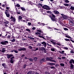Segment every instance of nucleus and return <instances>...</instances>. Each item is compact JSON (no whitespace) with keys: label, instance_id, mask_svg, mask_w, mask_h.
<instances>
[{"label":"nucleus","instance_id":"20e7f679","mask_svg":"<svg viewBox=\"0 0 74 74\" xmlns=\"http://www.w3.org/2000/svg\"><path fill=\"white\" fill-rule=\"evenodd\" d=\"M18 51H26V49L24 47H21L18 50Z\"/></svg>","mask_w":74,"mask_h":74},{"label":"nucleus","instance_id":"5701e85b","mask_svg":"<svg viewBox=\"0 0 74 74\" xmlns=\"http://www.w3.org/2000/svg\"><path fill=\"white\" fill-rule=\"evenodd\" d=\"M65 37H67V38H71V39L72 38L71 37H70V36H69V35L68 36L66 35Z\"/></svg>","mask_w":74,"mask_h":74},{"label":"nucleus","instance_id":"0e129e2a","mask_svg":"<svg viewBox=\"0 0 74 74\" xmlns=\"http://www.w3.org/2000/svg\"><path fill=\"white\" fill-rule=\"evenodd\" d=\"M17 13L18 14H21V12H17Z\"/></svg>","mask_w":74,"mask_h":74},{"label":"nucleus","instance_id":"0eeeda50","mask_svg":"<svg viewBox=\"0 0 74 74\" xmlns=\"http://www.w3.org/2000/svg\"><path fill=\"white\" fill-rule=\"evenodd\" d=\"M47 65H50V66H52V65H55V64H54L53 63H51L50 62H48L47 63Z\"/></svg>","mask_w":74,"mask_h":74},{"label":"nucleus","instance_id":"9d476101","mask_svg":"<svg viewBox=\"0 0 74 74\" xmlns=\"http://www.w3.org/2000/svg\"><path fill=\"white\" fill-rule=\"evenodd\" d=\"M69 63L72 64V63H74V60L73 59H71L70 60V61L69 62Z\"/></svg>","mask_w":74,"mask_h":74},{"label":"nucleus","instance_id":"dca6fc26","mask_svg":"<svg viewBox=\"0 0 74 74\" xmlns=\"http://www.w3.org/2000/svg\"><path fill=\"white\" fill-rule=\"evenodd\" d=\"M45 60V59L44 58H43V59L40 60L39 62L40 63H42V62H44Z\"/></svg>","mask_w":74,"mask_h":74},{"label":"nucleus","instance_id":"9b49d317","mask_svg":"<svg viewBox=\"0 0 74 74\" xmlns=\"http://www.w3.org/2000/svg\"><path fill=\"white\" fill-rule=\"evenodd\" d=\"M61 15L63 16V19H67V17L66 16H65V15L63 14H61Z\"/></svg>","mask_w":74,"mask_h":74},{"label":"nucleus","instance_id":"49530a36","mask_svg":"<svg viewBox=\"0 0 74 74\" xmlns=\"http://www.w3.org/2000/svg\"><path fill=\"white\" fill-rule=\"evenodd\" d=\"M31 25H32L31 23H28V25H29V26H30Z\"/></svg>","mask_w":74,"mask_h":74},{"label":"nucleus","instance_id":"e2e57ef3","mask_svg":"<svg viewBox=\"0 0 74 74\" xmlns=\"http://www.w3.org/2000/svg\"><path fill=\"white\" fill-rule=\"evenodd\" d=\"M62 59H66V58L64 57H62Z\"/></svg>","mask_w":74,"mask_h":74},{"label":"nucleus","instance_id":"bf43d9fd","mask_svg":"<svg viewBox=\"0 0 74 74\" xmlns=\"http://www.w3.org/2000/svg\"><path fill=\"white\" fill-rule=\"evenodd\" d=\"M9 8H10L8 7H7L6 8V9H7V10H9Z\"/></svg>","mask_w":74,"mask_h":74},{"label":"nucleus","instance_id":"c03bdc74","mask_svg":"<svg viewBox=\"0 0 74 74\" xmlns=\"http://www.w3.org/2000/svg\"><path fill=\"white\" fill-rule=\"evenodd\" d=\"M64 30H69L68 29L66 28H64Z\"/></svg>","mask_w":74,"mask_h":74},{"label":"nucleus","instance_id":"58836bf2","mask_svg":"<svg viewBox=\"0 0 74 74\" xmlns=\"http://www.w3.org/2000/svg\"><path fill=\"white\" fill-rule=\"evenodd\" d=\"M35 33L36 34H37V35H40V33L39 32H36Z\"/></svg>","mask_w":74,"mask_h":74},{"label":"nucleus","instance_id":"c756f323","mask_svg":"<svg viewBox=\"0 0 74 74\" xmlns=\"http://www.w3.org/2000/svg\"><path fill=\"white\" fill-rule=\"evenodd\" d=\"M64 40L65 41H70V40L69 39H64Z\"/></svg>","mask_w":74,"mask_h":74},{"label":"nucleus","instance_id":"ea45409f","mask_svg":"<svg viewBox=\"0 0 74 74\" xmlns=\"http://www.w3.org/2000/svg\"><path fill=\"white\" fill-rule=\"evenodd\" d=\"M70 53H74V51H73L72 50L70 51Z\"/></svg>","mask_w":74,"mask_h":74},{"label":"nucleus","instance_id":"a878e982","mask_svg":"<svg viewBox=\"0 0 74 74\" xmlns=\"http://www.w3.org/2000/svg\"><path fill=\"white\" fill-rule=\"evenodd\" d=\"M64 2L65 3H69L70 1H69L68 0H66Z\"/></svg>","mask_w":74,"mask_h":74},{"label":"nucleus","instance_id":"cd10ccee","mask_svg":"<svg viewBox=\"0 0 74 74\" xmlns=\"http://www.w3.org/2000/svg\"><path fill=\"white\" fill-rule=\"evenodd\" d=\"M27 74H32V72L31 71H29L28 73H27Z\"/></svg>","mask_w":74,"mask_h":74},{"label":"nucleus","instance_id":"338daca9","mask_svg":"<svg viewBox=\"0 0 74 74\" xmlns=\"http://www.w3.org/2000/svg\"><path fill=\"white\" fill-rule=\"evenodd\" d=\"M25 59H27L28 58H27V57H25Z\"/></svg>","mask_w":74,"mask_h":74},{"label":"nucleus","instance_id":"bb28decb","mask_svg":"<svg viewBox=\"0 0 74 74\" xmlns=\"http://www.w3.org/2000/svg\"><path fill=\"white\" fill-rule=\"evenodd\" d=\"M51 51H53V52H54V51H55V49L53 48H52L51 49Z\"/></svg>","mask_w":74,"mask_h":74},{"label":"nucleus","instance_id":"7ed1b4c3","mask_svg":"<svg viewBox=\"0 0 74 74\" xmlns=\"http://www.w3.org/2000/svg\"><path fill=\"white\" fill-rule=\"evenodd\" d=\"M8 43V42L7 41H2L0 43V44H2V45H6Z\"/></svg>","mask_w":74,"mask_h":74},{"label":"nucleus","instance_id":"6e6552de","mask_svg":"<svg viewBox=\"0 0 74 74\" xmlns=\"http://www.w3.org/2000/svg\"><path fill=\"white\" fill-rule=\"evenodd\" d=\"M41 44L44 46L45 48L47 47V43L45 42H41Z\"/></svg>","mask_w":74,"mask_h":74},{"label":"nucleus","instance_id":"13d9d810","mask_svg":"<svg viewBox=\"0 0 74 74\" xmlns=\"http://www.w3.org/2000/svg\"><path fill=\"white\" fill-rule=\"evenodd\" d=\"M37 50H38V48H36V49L35 50V51H37Z\"/></svg>","mask_w":74,"mask_h":74},{"label":"nucleus","instance_id":"5fc2aeb1","mask_svg":"<svg viewBox=\"0 0 74 74\" xmlns=\"http://www.w3.org/2000/svg\"><path fill=\"white\" fill-rule=\"evenodd\" d=\"M29 48H30V49H32V47L31 46H29Z\"/></svg>","mask_w":74,"mask_h":74},{"label":"nucleus","instance_id":"603ef678","mask_svg":"<svg viewBox=\"0 0 74 74\" xmlns=\"http://www.w3.org/2000/svg\"><path fill=\"white\" fill-rule=\"evenodd\" d=\"M64 49H65L67 50V49H68V48L66 47H64Z\"/></svg>","mask_w":74,"mask_h":74},{"label":"nucleus","instance_id":"4468645a","mask_svg":"<svg viewBox=\"0 0 74 74\" xmlns=\"http://www.w3.org/2000/svg\"><path fill=\"white\" fill-rule=\"evenodd\" d=\"M6 51L5 50V48H3L2 49V50L1 51L2 52H3V53H4L5 52V51Z\"/></svg>","mask_w":74,"mask_h":74},{"label":"nucleus","instance_id":"de8ad7c7","mask_svg":"<svg viewBox=\"0 0 74 74\" xmlns=\"http://www.w3.org/2000/svg\"><path fill=\"white\" fill-rule=\"evenodd\" d=\"M11 37V35H8V38H10Z\"/></svg>","mask_w":74,"mask_h":74},{"label":"nucleus","instance_id":"72a5a7b5","mask_svg":"<svg viewBox=\"0 0 74 74\" xmlns=\"http://www.w3.org/2000/svg\"><path fill=\"white\" fill-rule=\"evenodd\" d=\"M60 65L61 66H64V64L63 63L60 64Z\"/></svg>","mask_w":74,"mask_h":74},{"label":"nucleus","instance_id":"c85d7f7f","mask_svg":"<svg viewBox=\"0 0 74 74\" xmlns=\"http://www.w3.org/2000/svg\"><path fill=\"white\" fill-rule=\"evenodd\" d=\"M64 5H65V6H69V4H67V3H64Z\"/></svg>","mask_w":74,"mask_h":74},{"label":"nucleus","instance_id":"2eb2a0df","mask_svg":"<svg viewBox=\"0 0 74 74\" xmlns=\"http://www.w3.org/2000/svg\"><path fill=\"white\" fill-rule=\"evenodd\" d=\"M5 14H6L7 17H9L10 16V14L7 12H5Z\"/></svg>","mask_w":74,"mask_h":74},{"label":"nucleus","instance_id":"3c124183","mask_svg":"<svg viewBox=\"0 0 74 74\" xmlns=\"http://www.w3.org/2000/svg\"><path fill=\"white\" fill-rule=\"evenodd\" d=\"M2 66H3V67H5V64L3 63V64H2Z\"/></svg>","mask_w":74,"mask_h":74},{"label":"nucleus","instance_id":"4be33fe9","mask_svg":"<svg viewBox=\"0 0 74 74\" xmlns=\"http://www.w3.org/2000/svg\"><path fill=\"white\" fill-rule=\"evenodd\" d=\"M12 52H14L15 53H17L18 52L16 50H12Z\"/></svg>","mask_w":74,"mask_h":74},{"label":"nucleus","instance_id":"69168bd1","mask_svg":"<svg viewBox=\"0 0 74 74\" xmlns=\"http://www.w3.org/2000/svg\"><path fill=\"white\" fill-rule=\"evenodd\" d=\"M14 57L13 56L11 58V59H14Z\"/></svg>","mask_w":74,"mask_h":74},{"label":"nucleus","instance_id":"39448f33","mask_svg":"<svg viewBox=\"0 0 74 74\" xmlns=\"http://www.w3.org/2000/svg\"><path fill=\"white\" fill-rule=\"evenodd\" d=\"M6 56H7L8 59H10V58H11L13 56V55L12 54H7L6 55Z\"/></svg>","mask_w":74,"mask_h":74},{"label":"nucleus","instance_id":"aec40b11","mask_svg":"<svg viewBox=\"0 0 74 74\" xmlns=\"http://www.w3.org/2000/svg\"><path fill=\"white\" fill-rule=\"evenodd\" d=\"M42 49H43L44 50V53H47V50H46V49L45 48H44V47H42Z\"/></svg>","mask_w":74,"mask_h":74},{"label":"nucleus","instance_id":"8fccbe9b","mask_svg":"<svg viewBox=\"0 0 74 74\" xmlns=\"http://www.w3.org/2000/svg\"><path fill=\"white\" fill-rule=\"evenodd\" d=\"M50 69H55V67H53V66H52V67H50Z\"/></svg>","mask_w":74,"mask_h":74},{"label":"nucleus","instance_id":"c9c22d12","mask_svg":"<svg viewBox=\"0 0 74 74\" xmlns=\"http://www.w3.org/2000/svg\"><path fill=\"white\" fill-rule=\"evenodd\" d=\"M16 6V7H20V5L18 4H17Z\"/></svg>","mask_w":74,"mask_h":74},{"label":"nucleus","instance_id":"79ce46f5","mask_svg":"<svg viewBox=\"0 0 74 74\" xmlns=\"http://www.w3.org/2000/svg\"><path fill=\"white\" fill-rule=\"evenodd\" d=\"M26 64H25L24 65V66H23V69H25V68H26Z\"/></svg>","mask_w":74,"mask_h":74},{"label":"nucleus","instance_id":"f704fd0d","mask_svg":"<svg viewBox=\"0 0 74 74\" xmlns=\"http://www.w3.org/2000/svg\"><path fill=\"white\" fill-rule=\"evenodd\" d=\"M18 19H22V17L20 16L18 17Z\"/></svg>","mask_w":74,"mask_h":74},{"label":"nucleus","instance_id":"a18cd8bd","mask_svg":"<svg viewBox=\"0 0 74 74\" xmlns=\"http://www.w3.org/2000/svg\"><path fill=\"white\" fill-rule=\"evenodd\" d=\"M38 5H40L41 7H42V4H40V3H39L38 4Z\"/></svg>","mask_w":74,"mask_h":74},{"label":"nucleus","instance_id":"393cba45","mask_svg":"<svg viewBox=\"0 0 74 74\" xmlns=\"http://www.w3.org/2000/svg\"><path fill=\"white\" fill-rule=\"evenodd\" d=\"M28 38H30V39H31V40H34V38H33L32 37H28Z\"/></svg>","mask_w":74,"mask_h":74},{"label":"nucleus","instance_id":"7c9ffc66","mask_svg":"<svg viewBox=\"0 0 74 74\" xmlns=\"http://www.w3.org/2000/svg\"><path fill=\"white\" fill-rule=\"evenodd\" d=\"M21 9L23 10V11H25L26 9L22 7L21 8Z\"/></svg>","mask_w":74,"mask_h":74},{"label":"nucleus","instance_id":"052dcab7","mask_svg":"<svg viewBox=\"0 0 74 74\" xmlns=\"http://www.w3.org/2000/svg\"><path fill=\"white\" fill-rule=\"evenodd\" d=\"M4 26L6 27H8V25L7 24H5Z\"/></svg>","mask_w":74,"mask_h":74},{"label":"nucleus","instance_id":"f3484780","mask_svg":"<svg viewBox=\"0 0 74 74\" xmlns=\"http://www.w3.org/2000/svg\"><path fill=\"white\" fill-rule=\"evenodd\" d=\"M54 14L58 15L59 13V12L57 11H53Z\"/></svg>","mask_w":74,"mask_h":74},{"label":"nucleus","instance_id":"a19ab883","mask_svg":"<svg viewBox=\"0 0 74 74\" xmlns=\"http://www.w3.org/2000/svg\"><path fill=\"white\" fill-rule=\"evenodd\" d=\"M47 13H49V14H51V13H52V12H51L49 11H47Z\"/></svg>","mask_w":74,"mask_h":74},{"label":"nucleus","instance_id":"412c9836","mask_svg":"<svg viewBox=\"0 0 74 74\" xmlns=\"http://www.w3.org/2000/svg\"><path fill=\"white\" fill-rule=\"evenodd\" d=\"M70 10H71L72 11H73V10H74V7L73 6H71V8H70Z\"/></svg>","mask_w":74,"mask_h":74},{"label":"nucleus","instance_id":"f03ea898","mask_svg":"<svg viewBox=\"0 0 74 74\" xmlns=\"http://www.w3.org/2000/svg\"><path fill=\"white\" fill-rule=\"evenodd\" d=\"M46 60H50V62H54L55 63H56V62L55 60H52L50 59V58H49V57H47L46 58Z\"/></svg>","mask_w":74,"mask_h":74},{"label":"nucleus","instance_id":"09e8293b","mask_svg":"<svg viewBox=\"0 0 74 74\" xmlns=\"http://www.w3.org/2000/svg\"><path fill=\"white\" fill-rule=\"evenodd\" d=\"M26 30H27V31H28V32H30V29H26Z\"/></svg>","mask_w":74,"mask_h":74},{"label":"nucleus","instance_id":"ddd939ff","mask_svg":"<svg viewBox=\"0 0 74 74\" xmlns=\"http://www.w3.org/2000/svg\"><path fill=\"white\" fill-rule=\"evenodd\" d=\"M70 65V69H71V70H73V68H74V65H73V64H71Z\"/></svg>","mask_w":74,"mask_h":74},{"label":"nucleus","instance_id":"1a4fd4ad","mask_svg":"<svg viewBox=\"0 0 74 74\" xmlns=\"http://www.w3.org/2000/svg\"><path fill=\"white\" fill-rule=\"evenodd\" d=\"M69 24L70 25H71V26H74V23L72 21H69Z\"/></svg>","mask_w":74,"mask_h":74},{"label":"nucleus","instance_id":"f257e3e1","mask_svg":"<svg viewBox=\"0 0 74 74\" xmlns=\"http://www.w3.org/2000/svg\"><path fill=\"white\" fill-rule=\"evenodd\" d=\"M42 8L44 9H46V10H50V8H49V7L47 5H44V6H42Z\"/></svg>","mask_w":74,"mask_h":74},{"label":"nucleus","instance_id":"6e6d98bb","mask_svg":"<svg viewBox=\"0 0 74 74\" xmlns=\"http://www.w3.org/2000/svg\"><path fill=\"white\" fill-rule=\"evenodd\" d=\"M70 40L72 42H73L74 43V40H72V39H71Z\"/></svg>","mask_w":74,"mask_h":74},{"label":"nucleus","instance_id":"473e14b6","mask_svg":"<svg viewBox=\"0 0 74 74\" xmlns=\"http://www.w3.org/2000/svg\"><path fill=\"white\" fill-rule=\"evenodd\" d=\"M37 32H39V33H42V31L40 30H37Z\"/></svg>","mask_w":74,"mask_h":74},{"label":"nucleus","instance_id":"680f3d73","mask_svg":"<svg viewBox=\"0 0 74 74\" xmlns=\"http://www.w3.org/2000/svg\"><path fill=\"white\" fill-rule=\"evenodd\" d=\"M24 56H25V55H23L22 56H21V57L23 58V57H24Z\"/></svg>","mask_w":74,"mask_h":74},{"label":"nucleus","instance_id":"b1692460","mask_svg":"<svg viewBox=\"0 0 74 74\" xmlns=\"http://www.w3.org/2000/svg\"><path fill=\"white\" fill-rule=\"evenodd\" d=\"M28 59L29 60V61H30L31 62H33V59L32 58H28Z\"/></svg>","mask_w":74,"mask_h":74},{"label":"nucleus","instance_id":"a211bd4d","mask_svg":"<svg viewBox=\"0 0 74 74\" xmlns=\"http://www.w3.org/2000/svg\"><path fill=\"white\" fill-rule=\"evenodd\" d=\"M59 52L60 53H61V54H62L63 55V54H64V51H59Z\"/></svg>","mask_w":74,"mask_h":74},{"label":"nucleus","instance_id":"864d4df0","mask_svg":"<svg viewBox=\"0 0 74 74\" xmlns=\"http://www.w3.org/2000/svg\"><path fill=\"white\" fill-rule=\"evenodd\" d=\"M40 50H41V51H44V49H43L42 48V49H40Z\"/></svg>","mask_w":74,"mask_h":74},{"label":"nucleus","instance_id":"37998d69","mask_svg":"<svg viewBox=\"0 0 74 74\" xmlns=\"http://www.w3.org/2000/svg\"><path fill=\"white\" fill-rule=\"evenodd\" d=\"M12 42H15V39H13L12 40Z\"/></svg>","mask_w":74,"mask_h":74},{"label":"nucleus","instance_id":"f8f14e48","mask_svg":"<svg viewBox=\"0 0 74 74\" xmlns=\"http://www.w3.org/2000/svg\"><path fill=\"white\" fill-rule=\"evenodd\" d=\"M4 23L6 24V25L8 24L9 23V21L6 20H5L3 22Z\"/></svg>","mask_w":74,"mask_h":74},{"label":"nucleus","instance_id":"e433bc0d","mask_svg":"<svg viewBox=\"0 0 74 74\" xmlns=\"http://www.w3.org/2000/svg\"><path fill=\"white\" fill-rule=\"evenodd\" d=\"M51 16L52 17H53V18H55V16L54 14H51Z\"/></svg>","mask_w":74,"mask_h":74},{"label":"nucleus","instance_id":"423d86ee","mask_svg":"<svg viewBox=\"0 0 74 74\" xmlns=\"http://www.w3.org/2000/svg\"><path fill=\"white\" fill-rule=\"evenodd\" d=\"M10 19L12 21H13L14 22H15V21H16V19L14 18L12 16L10 18Z\"/></svg>","mask_w":74,"mask_h":74},{"label":"nucleus","instance_id":"774afa93","mask_svg":"<svg viewBox=\"0 0 74 74\" xmlns=\"http://www.w3.org/2000/svg\"><path fill=\"white\" fill-rule=\"evenodd\" d=\"M59 74H62V72H60L59 73Z\"/></svg>","mask_w":74,"mask_h":74},{"label":"nucleus","instance_id":"2f4dec72","mask_svg":"<svg viewBox=\"0 0 74 74\" xmlns=\"http://www.w3.org/2000/svg\"><path fill=\"white\" fill-rule=\"evenodd\" d=\"M37 60V58L36 57H35L34 59V61H36Z\"/></svg>","mask_w":74,"mask_h":74},{"label":"nucleus","instance_id":"4d7b16f0","mask_svg":"<svg viewBox=\"0 0 74 74\" xmlns=\"http://www.w3.org/2000/svg\"><path fill=\"white\" fill-rule=\"evenodd\" d=\"M32 30H35L36 29V28L35 27H33L32 28Z\"/></svg>","mask_w":74,"mask_h":74},{"label":"nucleus","instance_id":"4c0bfd02","mask_svg":"<svg viewBox=\"0 0 74 74\" xmlns=\"http://www.w3.org/2000/svg\"><path fill=\"white\" fill-rule=\"evenodd\" d=\"M10 62L11 63H14V62H13V60L11 59L10 61Z\"/></svg>","mask_w":74,"mask_h":74},{"label":"nucleus","instance_id":"6ab92c4d","mask_svg":"<svg viewBox=\"0 0 74 74\" xmlns=\"http://www.w3.org/2000/svg\"><path fill=\"white\" fill-rule=\"evenodd\" d=\"M50 17H51V19L53 21H56V18H53V17H52L51 16H49Z\"/></svg>","mask_w":74,"mask_h":74}]
</instances>
